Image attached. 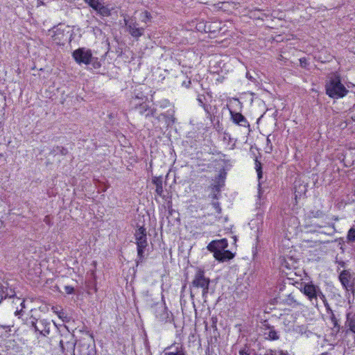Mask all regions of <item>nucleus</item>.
I'll list each match as a JSON object with an SVG mask.
<instances>
[{
    "label": "nucleus",
    "instance_id": "obj_26",
    "mask_svg": "<svg viewBox=\"0 0 355 355\" xmlns=\"http://www.w3.org/2000/svg\"><path fill=\"white\" fill-rule=\"evenodd\" d=\"M284 304L291 306L293 307H296L300 304L295 300L294 296L292 294H289L287 295V297L285 300H283Z\"/></svg>",
    "mask_w": 355,
    "mask_h": 355
},
{
    "label": "nucleus",
    "instance_id": "obj_40",
    "mask_svg": "<svg viewBox=\"0 0 355 355\" xmlns=\"http://www.w3.org/2000/svg\"><path fill=\"white\" fill-rule=\"evenodd\" d=\"M15 295V291H12V289H10V291L8 292V291L7 290L6 291V293L5 295V297H12L13 296Z\"/></svg>",
    "mask_w": 355,
    "mask_h": 355
},
{
    "label": "nucleus",
    "instance_id": "obj_21",
    "mask_svg": "<svg viewBox=\"0 0 355 355\" xmlns=\"http://www.w3.org/2000/svg\"><path fill=\"white\" fill-rule=\"evenodd\" d=\"M60 345L63 352H64L65 346H66L67 348V350H69L70 352L73 351V354H76V352H75V351H76L77 347H76V343H75L73 339H71V340H68L65 343L62 340H61L60 341Z\"/></svg>",
    "mask_w": 355,
    "mask_h": 355
},
{
    "label": "nucleus",
    "instance_id": "obj_3",
    "mask_svg": "<svg viewBox=\"0 0 355 355\" xmlns=\"http://www.w3.org/2000/svg\"><path fill=\"white\" fill-rule=\"evenodd\" d=\"M325 92L330 98L337 99L343 98L349 92L341 83L340 77L338 74H335L326 83Z\"/></svg>",
    "mask_w": 355,
    "mask_h": 355
},
{
    "label": "nucleus",
    "instance_id": "obj_27",
    "mask_svg": "<svg viewBox=\"0 0 355 355\" xmlns=\"http://www.w3.org/2000/svg\"><path fill=\"white\" fill-rule=\"evenodd\" d=\"M283 288H284V286H275V288H270V291L273 290L274 293L278 292V294L276 295L275 297H273L272 299L270 300L271 304H275V303L278 302V299L280 298V297L279 296V291H282Z\"/></svg>",
    "mask_w": 355,
    "mask_h": 355
},
{
    "label": "nucleus",
    "instance_id": "obj_41",
    "mask_svg": "<svg viewBox=\"0 0 355 355\" xmlns=\"http://www.w3.org/2000/svg\"><path fill=\"white\" fill-rule=\"evenodd\" d=\"M96 60L93 62V67L96 69L100 67L101 64L99 62L97 61V58H94Z\"/></svg>",
    "mask_w": 355,
    "mask_h": 355
},
{
    "label": "nucleus",
    "instance_id": "obj_15",
    "mask_svg": "<svg viewBox=\"0 0 355 355\" xmlns=\"http://www.w3.org/2000/svg\"><path fill=\"white\" fill-rule=\"evenodd\" d=\"M164 355H186V352L182 345H173L165 349Z\"/></svg>",
    "mask_w": 355,
    "mask_h": 355
},
{
    "label": "nucleus",
    "instance_id": "obj_47",
    "mask_svg": "<svg viewBox=\"0 0 355 355\" xmlns=\"http://www.w3.org/2000/svg\"><path fill=\"white\" fill-rule=\"evenodd\" d=\"M268 355H274L273 350H270V354L268 353Z\"/></svg>",
    "mask_w": 355,
    "mask_h": 355
},
{
    "label": "nucleus",
    "instance_id": "obj_35",
    "mask_svg": "<svg viewBox=\"0 0 355 355\" xmlns=\"http://www.w3.org/2000/svg\"><path fill=\"white\" fill-rule=\"evenodd\" d=\"M239 355H250L249 348L245 346L241 349L239 352Z\"/></svg>",
    "mask_w": 355,
    "mask_h": 355
},
{
    "label": "nucleus",
    "instance_id": "obj_1",
    "mask_svg": "<svg viewBox=\"0 0 355 355\" xmlns=\"http://www.w3.org/2000/svg\"><path fill=\"white\" fill-rule=\"evenodd\" d=\"M42 307H40L39 309H31L26 318L23 319L24 324L35 334L47 337L50 334L51 329L55 324V323L52 324L51 321L46 318L42 314Z\"/></svg>",
    "mask_w": 355,
    "mask_h": 355
},
{
    "label": "nucleus",
    "instance_id": "obj_38",
    "mask_svg": "<svg viewBox=\"0 0 355 355\" xmlns=\"http://www.w3.org/2000/svg\"><path fill=\"white\" fill-rule=\"evenodd\" d=\"M44 222L48 225L49 226H52L53 223L51 221V218L49 216H46L44 218Z\"/></svg>",
    "mask_w": 355,
    "mask_h": 355
},
{
    "label": "nucleus",
    "instance_id": "obj_25",
    "mask_svg": "<svg viewBox=\"0 0 355 355\" xmlns=\"http://www.w3.org/2000/svg\"><path fill=\"white\" fill-rule=\"evenodd\" d=\"M202 107L206 112L207 117L209 118L211 121H212V117L214 116V110H216V107H213L211 105L209 104L204 105Z\"/></svg>",
    "mask_w": 355,
    "mask_h": 355
},
{
    "label": "nucleus",
    "instance_id": "obj_44",
    "mask_svg": "<svg viewBox=\"0 0 355 355\" xmlns=\"http://www.w3.org/2000/svg\"><path fill=\"white\" fill-rule=\"evenodd\" d=\"M263 119V115H261L258 119H257V125H259V123H261V120Z\"/></svg>",
    "mask_w": 355,
    "mask_h": 355
},
{
    "label": "nucleus",
    "instance_id": "obj_19",
    "mask_svg": "<svg viewBox=\"0 0 355 355\" xmlns=\"http://www.w3.org/2000/svg\"><path fill=\"white\" fill-rule=\"evenodd\" d=\"M345 326L349 327V329L355 334V313L352 311L347 313Z\"/></svg>",
    "mask_w": 355,
    "mask_h": 355
},
{
    "label": "nucleus",
    "instance_id": "obj_34",
    "mask_svg": "<svg viewBox=\"0 0 355 355\" xmlns=\"http://www.w3.org/2000/svg\"><path fill=\"white\" fill-rule=\"evenodd\" d=\"M198 103H199V105L200 106H203L204 105H205L206 103H205V96L203 95V94H200L198 96V98H197Z\"/></svg>",
    "mask_w": 355,
    "mask_h": 355
},
{
    "label": "nucleus",
    "instance_id": "obj_11",
    "mask_svg": "<svg viewBox=\"0 0 355 355\" xmlns=\"http://www.w3.org/2000/svg\"><path fill=\"white\" fill-rule=\"evenodd\" d=\"M135 236L136 239V244L137 246H148V241L146 237V228L143 226L138 227L136 230L135 233Z\"/></svg>",
    "mask_w": 355,
    "mask_h": 355
},
{
    "label": "nucleus",
    "instance_id": "obj_2",
    "mask_svg": "<svg viewBox=\"0 0 355 355\" xmlns=\"http://www.w3.org/2000/svg\"><path fill=\"white\" fill-rule=\"evenodd\" d=\"M227 247V239H223L211 241L207 248L209 252H213L214 257L217 261L224 262L230 261L234 257L231 251L226 250Z\"/></svg>",
    "mask_w": 355,
    "mask_h": 355
},
{
    "label": "nucleus",
    "instance_id": "obj_49",
    "mask_svg": "<svg viewBox=\"0 0 355 355\" xmlns=\"http://www.w3.org/2000/svg\"><path fill=\"white\" fill-rule=\"evenodd\" d=\"M267 141H268V148H269V144H270V139L268 138L267 139Z\"/></svg>",
    "mask_w": 355,
    "mask_h": 355
},
{
    "label": "nucleus",
    "instance_id": "obj_37",
    "mask_svg": "<svg viewBox=\"0 0 355 355\" xmlns=\"http://www.w3.org/2000/svg\"><path fill=\"white\" fill-rule=\"evenodd\" d=\"M213 207H214V209L216 210V211L217 213H218V214L221 213L222 209H221V207L220 206V204L218 202H214L213 203Z\"/></svg>",
    "mask_w": 355,
    "mask_h": 355
},
{
    "label": "nucleus",
    "instance_id": "obj_16",
    "mask_svg": "<svg viewBox=\"0 0 355 355\" xmlns=\"http://www.w3.org/2000/svg\"><path fill=\"white\" fill-rule=\"evenodd\" d=\"M152 183L155 185V192L156 193L162 197L164 198V196L163 195L164 189H163V180L162 176H155L153 177L152 179Z\"/></svg>",
    "mask_w": 355,
    "mask_h": 355
},
{
    "label": "nucleus",
    "instance_id": "obj_6",
    "mask_svg": "<svg viewBox=\"0 0 355 355\" xmlns=\"http://www.w3.org/2000/svg\"><path fill=\"white\" fill-rule=\"evenodd\" d=\"M124 22L128 33L135 38L138 39L144 33L145 28L139 27V24L135 17H125Z\"/></svg>",
    "mask_w": 355,
    "mask_h": 355
},
{
    "label": "nucleus",
    "instance_id": "obj_32",
    "mask_svg": "<svg viewBox=\"0 0 355 355\" xmlns=\"http://www.w3.org/2000/svg\"><path fill=\"white\" fill-rule=\"evenodd\" d=\"M300 67L304 69H306L309 65V62L306 58H302L300 60Z\"/></svg>",
    "mask_w": 355,
    "mask_h": 355
},
{
    "label": "nucleus",
    "instance_id": "obj_9",
    "mask_svg": "<svg viewBox=\"0 0 355 355\" xmlns=\"http://www.w3.org/2000/svg\"><path fill=\"white\" fill-rule=\"evenodd\" d=\"M153 304L150 305L151 307H153ZM154 305L156 307L155 316L159 321L167 322L170 320L172 313L168 311L164 304L156 303Z\"/></svg>",
    "mask_w": 355,
    "mask_h": 355
},
{
    "label": "nucleus",
    "instance_id": "obj_36",
    "mask_svg": "<svg viewBox=\"0 0 355 355\" xmlns=\"http://www.w3.org/2000/svg\"><path fill=\"white\" fill-rule=\"evenodd\" d=\"M74 288L73 286H64V291L67 293V294H73L74 293Z\"/></svg>",
    "mask_w": 355,
    "mask_h": 355
},
{
    "label": "nucleus",
    "instance_id": "obj_17",
    "mask_svg": "<svg viewBox=\"0 0 355 355\" xmlns=\"http://www.w3.org/2000/svg\"><path fill=\"white\" fill-rule=\"evenodd\" d=\"M51 309L53 313H55L58 318L62 320L63 322H68L70 320V318L68 317L67 314L65 311H64L63 309L58 305L53 306Z\"/></svg>",
    "mask_w": 355,
    "mask_h": 355
},
{
    "label": "nucleus",
    "instance_id": "obj_31",
    "mask_svg": "<svg viewBox=\"0 0 355 355\" xmlns=\"http://www.w3.org/2000/svg\"><path fill=\"white\" fill-rule=\"evenodd\" d=\"M330 318H331V322H333L334 327L336 328L337 331H339L340 325H339L338 321L336 319V316H335L334 313L330 315Z\"/></svg>",
    "mask_w": 355,
    "mask_h": 355
},
{
    "label": "nucleus",
    "instance_id": "obj_50",
    "mask_svg": "<svg viewBox=\"0 0 355 355\" xmlns=\"http://www.w3.org/2000/svg\"><path fill=\"white\" fill-rule=\"evenodd\" d=\"M173 211V210L172 209H169V211H168V212L171 215L172 214Z\"/></svg>",
    "mask_w": 355,
    "mask_h": 355
},
{
    "label": "nucleus",
    "instance_id": "obj_28",
    "mask_svg": "<svg viewBox=\"0 0 355 355\" xmlns=\"http://www.w3.org/2000/svg\"><path fill=\"white\" fill-rule=\"evenodd\" d=\"M347 239L348 243L355 242V228H350L347 232Z\"/></svg>",
    "mask_w": 355,
    "mask_h": 355
},
{
    "label": "nucleus",
    "instance_id": "obj_4",
    "mask_svg": "<svg viewBox=\"0 0 355 355\" xmlns=\"http://www.w3.org/2000/svg\"><path fill=\"white\" fill-rule=\"evenodd\" d=\"M210 284V279L205 277V270L200 268H196V271L191 283V286L196 288H202V297H207L209 292V287Z\"/></svg>",
    "mask_w": 355,
    "mask_h": 355
},
{
    "label": "nucleus",
    "instance_id": "obj_33",
    "mask_svg": "<svg viewBox=\"0 0 355 355\" xmlns=\"http://www.w3.org/2000/svg\"><path fill=\"white\" fill-rule=\"evenodd\" d=\"M320 297V300L322 301L323 304L327 302V300L325 297V295L322 292L321 289L319 290L318 294H317V298Z\"/></svg>",
    "mask_w": 355,
    "mask_h": 355
},
{
    "label": "nucleus",
    "instance_id": "obj_8",
    "mask_svg": "<svg viewBox=\"0 0 355 355\" xmlns=\"http://www.w3.org/2000/svg\"><path fill=\"white\" fill-rule=\"evenodd\" d=\"M343 287L347 291L354 292V282L349 270H344L340 272L338 276Z\"/></svg>",
    "mask_w": 355,
    "mask_h": 355
},
{
    "label": "nucleus",
    "instance_id": "obj_29",
    "mask_svg": "<svg viewBox=\"0 0 355 355\" xmlns=\"http://www.w3.org/2000/svg\"><path fill=\"white\" fill-rule=\"evenodd\" d=\"M85 3H87L90 7H92L94 10H96L98 7L100 6L101 3L99 0H84Z\"/></svg>",
    "mask_w": 355,
    "mask_h": 355
},
{
    "label": "nucleus",
    "instance_id": "obj_45",
    "mask_svg": "<svg viewBox=\"0 0 355 355\" xmlns=\"http://www.w3.org/2000/svg\"><path fill=\"white\" fill-rule=\"evenodd\" d=\"M145 296H146V298H147V299H146V300H147V301H148V300H149V299H148V298L150 297V295H149L148 291H146V292Z\"/></svg>",
    "mask_w": 355,
    "mask_h": 355
},
{
    "label": "nucleus",
    "instance_id": "obj_23",
    "mask_svg": "<svg viewBox=\"0 0 355 355\" xmlns=\"http://www.w3.org/2000/svg\"><path fill=\"white\" fill-rule=\"evenodd\" d=\"M96 11L97 14L102 17H108L111 15L110 9L107 6H104L103 3L100 4V6L98 7Z\"/></svg>",
    "mask_w": 355,
    "mask_h": 355
},
{
    "label": "nucleus",
    "instance_id": "obj_39",
    "mask_svg": "<svg viewBox=\"0 0 355 355\" xmlns=\"http://www.w3.org/2000/svg\"><path fill=\"white\" fill-rule=\"evenodd\" d=\"M324 306H325V308H326V310H327V313H329V314H330V315H331V313H334V312H333V310L331 309L330 305H329V304L328 303V302H326V303H324Z\"/></svg>",
    "mask_w": 355,
    "mask_h": 355
},
{
    "label": "nucleus",
    "instance_id": "obj_42",
    "mask_svg": "<svg viewBox=\"0 0 355 355\" xmlns=\"http://www.w3.org/2000/svg\"><path fill=\"white\" fill-rule=\"evenodd\" d=\"M273 352H274V355H286L282 351L281 352L273 351Z\"/></svg>",
    "mask_w": 355,
    "mask_h": 355
},
{
    "label": "nucleus",
    "instance_id": "obj_10",
    "mask_svg": "<svg viewBox=\"0 0 355 355\" xmlns=\"http://www.w3.org/2000/svg\"><path fill=\"white\" fill-rule=\"evenodd\" d=\"M254 161H255V169L257 173V178H258V180H259L257 197L259 200V205H261V204L264 203V202L263 203H261V197L264 192V190L261 187L262 182H261V180L263 178L262 166H261V162L258 159L257 157H255Z\"/></svg>",
    "mask_w": 355,
    "mask_h": 355
},
{
    "label": "nucleus",
    "instance_id": "obj_51",
    "mask_svg": "<svg viewBox=\"0 0 355 355\" xmlns=\"http://www.w3.org/2000/svg\"><path fill=\"white\" fill-rule=\"evenodd\" d=\"M191 297H193V293H192V291H191Z\"/></svg>",
    "mask_w": 355,
    "mask_h": 355
},
{
    "label": "nucleus",
    "instance_id": "obj_12",
    "mask_svg": "<svg viewBox=\"0 0 355 355\" xmlns=\"http://www.w3.org/2000/svg\"><path fill=\"white\" fill-rule=\"evenodd\" d=\"M91 346L85 342L78 343L76 354H74V355H96L94 347Z\"/></svg>",
    "mask_w": 355,
    "mask_h": 355
},
{
    "label": "nucleus",
    "instance_id": "obj_14",
    "mask_svg": "<svg viewBox=\"0 0 355 355\" xmlns=\"http://www.w3.org/2000/svg\"><path fill=\"white\" fill-rule=\"evenodd\" d=\"M231 118L234 123L243 127L249 126V123L245 117L241 113L230 110Z\"/></svg>",
    "mask_w": 355,
    "mask_h": 355
},
{
    "label": "nucleus",
    "instance_id": "obj_20",
    "mask_svg": "<svg viewBox=\"0 0 355 355\" xmlns=\"http://www.w3.org/2000/svg\"><path fill=\"white\" fill-rule=\"evenodd\" d=\"M146 248V246L137 247V257L135 261L137 266H138L139 264H141L146 259V255L145 254Z\"/></svg>",
    "mask_w": 355,
    "mask_h": 355
},
{
    "label": "nucleus",
    "instance_id": "obj_18",
    "mask_svg": "<svg viewBox=\"0 0 355 355\" xmlns=\"http://www.w3.org/2000/svg\"><path fill=\"white\" fill-rule=\"evenodd\" d=\"M140 114H144L146 117L153 116L156 112L155 109H151L146 103H141L137 107Z\"/></svg>",
    "mask_w": 355,
    "mask_h": 355
},
{
    "label": "nucleus",
    "instance_id": "obj_52",
    "mask_svg": "<svg viewBox=\"0 0 355 355\" xmlns=\"http://www.w3.org/2000/svg\"><path fill=\"white\" fill-rule=\"evenodd\" d=\"M0 157H1V155H0Z\"/></svg>",
    "mask_w": 355,
    "mask_h": 355
},
{
    "label": "nucleus",
    "instance_id": "obj_30",
    "mask_svg": "<svg viewBox=\"0 0 355 355\" xmlns=\"http://www.w3.org/2000/svg\"><path fill=\"white\" fill-rule=\"evenodd\" d=\"M151 18H152V16L149 12L146 10L141 13V21L142 22L147 24L148 22L150 21Z\"/></svg>",
    "mask_w": 355,
    "mask_h": 355
},
{
    "label": "nucleus",
    "instance_id": "obj_5",
    "mask_svg": "<svg viewBox=\"0 0 355 355\" xmlns=\"http://www.w3.org/2000/svg\"><path fill=\"white\" fill-rule=\"evenodd\" d=\"M293 285L299 284L300 287L296 286L301 292L306 296L307 298L312 302L313 304L317 305L318 304V300H317V294L320 289L319 286L315 285L313 283V282H295V283H293Z\"/></svg>",
    "mask_w": 355,
    "mask_h": 355
},
{
    "label": "nucleus",
    "instance_id": "obj_22",
    "mask_svg": "<svg viewBox=\"0 0 355 355\" xmlns=\"http://www.w3.org/2000/svg\"><path fill=\"white\" fill-rule=\"evenodd\" d=\"M67 153H68V150L66 148H64L63 146H53L50 150V154L53 155L54 156L58 154H60L62 155H66Z\"/></svg>",
    "mask_w": 355,
    "mask_h": 355
},
{
    "label": "nucleus",
    "instance_id": "obj_48",
    "mask_svg": "<svg viewBox=\"0 0 355 355\" xmlns=\"http://www.w3.org/2000/svg\"><path fill=\"white\" fill-rule=\"evenodd\" d=\"M21 312H22V310H21V311H16V315L20 314Z\"/></svg>",
    "mask_w": 355,
    "mask_h": 355
},
{
    "label": "nucleus",
    "instance_id": "obj_7",
    "mask_svg": "<svg viewBox=\"0 0 355 355\" xmlns=\"http://www.w3.org/2000/svg\"><path fill=\"white\" fill-rule=\"evenodd\" d=\"M72 56L76 62L80 64H89L94 60V58L92 57L91 50L85 48H79L75 50L72 53Z\"/></svg>",
    "mask_w": 355,
    "mask_h": 355
},
{
    "label": "nucleus",
    "instance_id": "obj_24",
    "mask_svg": "<svg viewBox=\"0 0 355 355\" xmlns=\"http://www.w3.org/2000/svg\"><path fill=\"white\" fill-rule=\"evenodd\" d=\"M268 340H275L279 339V333L274 329L273 327H270L268 324Z\"/></svg>",
    "mask_w": 355,
    "mask_h": 355
},
{
    "label": "nucleus",
    "instance_id": "obj_43",
    "mask_svg": "<svg viewBox=\"0 0 355 355\" xmlns=\"http://www.w3.org/2000/svg\"><path fill=\"white\" fill-rule=\"evenodd\" d=\"M190 84H191V81H190V80H189V81H188V83H186V82H183L182 85H184V86H186L187 87H189Z\"/></svg>",
    "mask_w": 355,
    "mask_h": 355
},
{
    "label": "nucleus",
    "instance_id": "obj_46",
    "mask_svg": "<svg viewBox=\"0 0 355 355\" xmlns=\"http://www.w3.org/2000/svg\"><path fill=\"white\" fill-rule=\"evenodd\" d=\"M25 302L23 301L21 303V306L22 308H24L25 307V304H24Z\"/></svg>",
    "mask_w": 355,
    "mask_h": 355
},
{
    "label": "nucleus",
    "instance_id": "obj_13",
    "mask_svg": "<svg viewBox=\"0 0 355 355\" xmlns=\"http://www.w3.org/2000/svg\"><path fill=\"white\" fill-rule=\"evenodd\" d=\"M227 176V172L223 168L220 170L219 174L214 180V184L212 185V189L215 192H219L220 189L225 185V182Z\"/></svg>",
    "mask_w": 355,
    "mask_h": 355
}]
</instances>
